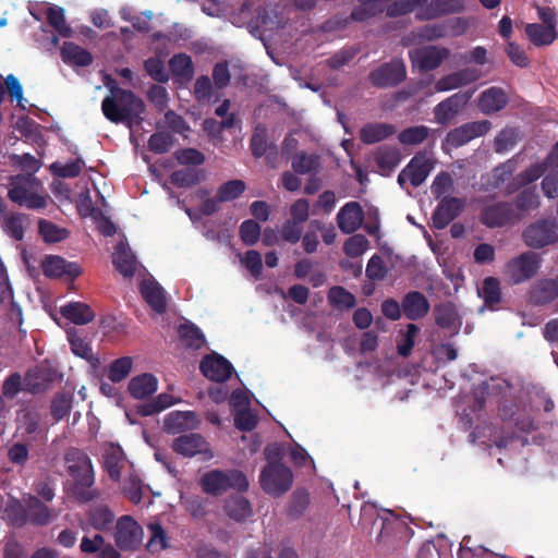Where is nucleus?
Instances as JSON below:
<instances>
[{"label": "nucleus", "instance_id": "obj_8", "mask_svg": "<svg viewBox=\"0 0 558 558\" xmlns=\"http://www.w3.org/2000/svg\"><path fill=\"white\" fill-rule=\"evenodd\" d=\"M541 266V258L534 252H524L510 259L506 265V275L513 284L533 278Z\"/></svg>", "mask_w": 558, "mask_h": 558}, {"label": "nucleus", "instance_id": "obj_28", "mask_svg": "<svg viewBox=\"0 0 558 558\" xmlns=\"http://www.w3.org/2000/svg\"><path fill=\"white\" fill-rule=\"evenodd\" d=\"M223 511L229 519L242 523L253 515L251 502L243 496H230L225 500Z\"/></svg>", "mask_w": 558, "mask_h": 558}, {"label": "nucleus", "instance_id": "obj_25", "mask_svg": "<svg viewBox=\"0 0 558 558\" xmlns=\"http://www.w3.org/2000/svg\"><path fill=\"white\" fill-rule=\"evenodd\" d=\"M397 128L390 123L369 122L360 130V140L366 145H372L389 138L396 134Z\"/></svg>", "mask_w": 558, "mask_h": 558}, {"label": "nucleus", "instance_id": "obj_16", "mask_svg": "<svg viewBox=\"0 0 558 558\" xmlns=\"http://www.w3.org/2000/svg\"><path fill=\"white\" fill-rule=\"evenodd\" d=\"M364 211L360 203L349 202L337 214L338 227L344 234L354 233L362 225Z\"/></svg>", "mask_w": 558, "mask_h": 558}, {"label": "nucleus", "instance_id": "obj_30", "mask_svg": "<svg viewBox=\"0 0 558 558\" xmlns=\"http://www.w3.org/2000/svg\"><path fill=\"white\" fill-rule=\"evenodd\" d=\"M60 314L75 325H86L93 322L96 316L92 307L83 302H69L62 305Z\"/></svg>", "mask_w": 558, "mask_h": 558}, {"label": "nucleus", "instance_id": "obj_17", "mask_svg": "<svg viewBox=\"0 0 558 558\" xmlns=\"http://www.w3.org/2000/svg\"><path fill=\"white\" fill-rule=\"evenodd\" d=\"M508 101V96L501 87L492 86L481 93L477 107L482 113L492 116L505 109Z\"/></svg>", "mask_w": 558, "mask_h": 558}, {"label": "nucleus", "instance_id": "obj_38", "mask_svg": "<svg viewBox=\"0 0 558 558\" xmlns=\"http://www.w3.org/2000/svg\"><path fill=\"white\" fill-rule=\"evenodd\" d=\"M327 300L331 307L338 311H348L356 305L354 294L341 286H333L327 293Z\"/></svg>", "mask_w": 558, "mask_h": 558}, {"label": "nucleus", "instance_id": "obj_48", "mask_svg": "<svg viewBox=\"0 0 558 558\" xmlns=\"http://www.w3.org/2000/svg\"><path fill=\"white\" fill-rule=\"evenodd\" d=\"M38 231L46 243L61 242L69 236V231L65 228H60L46 219L38 221Z\"/></svg>", "mask_w": 558, "mask_h": 558}, {"label": "nucleus", "instance_id": "obj_61", "mask_svg": "<svg viewBox=\"0 0 558 558\" xmlns=\"http://www.w3.org/2000/svg\"><path fill=\"white\" fill-rule=\"evenodd\" d=\"M368 240L363 234H353L345 240L343 244V252L347 256L356 258L360 257L368 248Z\"/></svg>", "mask_w": 558, "mask_h": 558}, {"label": "nucleus", "instance_id": "obj_60", "mask_svg": "<svg viewBox=\"0 0 558 558\" xmlns=\"http://www.w3.org/2000/svg\"><path fill=\"white\" fill-rule=\"evenodd\" d=\"M170 180L177 187H190L199 182V174L196 169L184 168L173 171Z\"/></svg>", "mask_w": 558, "mask_h": 558}, {"label": "nucleus", "instance_id": "obj_40", "mask_svg": "<svg viewBox=\"0 0 558 558\" xmlns=\"http://www.w3.org/2000/svg\"><path fill=\"white\" fill-rule=\"evenodd\" d=\"M68 340L73 354L86 360L92 365H96L98 363V357H96L95 354L93 353L90 344L84 338L81 337L77 330H69Z\"/></svg>", "mask_w": 558, "mask_h": 558}, {"label": "nucleus", "instance_id": "obj_15", "mask_svg": "<svg viewBox=\"0 0 558 558\" xmlns=\"http://www.w3.org/2000/svg\"><path fill=\"white\" fill-rule=\"evenodd\" d=\"M463 207L464 201L462 198L444 196L433 213V227L437 230L445 229L460 215Z\"/></svg>", "mask_w": 558, "mask_h": 558}, {"label": "nucleus", "instance_id": "obj_12", "mask_svg": "<svg viewBox=\"0 0 558 558\" xmlns=\"http://www.w3.org/2000/svg\"><path fill=\"white\" fill-rule=\"evenodd\" d=\"M171 448L184 458L203 456L208 459L213 457L208 441L198 433L183 434L173 439Z\"/></svg>", "mask_w": 558, "mask_h": 558}, {"label": "nucleus", "instance_id": "obj_14", "mask_svg": "<svg viewBox=\"0 0 558 558\" xmlns=\"http://www.w3.org/2000/svg\"><path fill=\"white\" fill-rule=\"evenodd\" d=\"M199 369L206 378L216 383L228 380L234 371L226 357L215 352L202 359Z\"/></svg>", "mask_w": 558, "mask_h": 558}, {"label": "nucleus", "instance_id": "obj_42", "mask_svg": "<svg viewBox=\"0 0 558 558\" xmlns=\"http://www.w3.org/2000/svg\"><path fill=\"white\" fill-rule=\"evenodd\" d=\"M19 429L23 435L33 436L47 434V428L41 425V415L35 410L25 411L19 423Z\"/></svg>", "mask_w": 558, "mask_h": 558}, {"label": "nucleus", "instance_id": "obj_5", "mask_svg": "<svg viewBox=\"0 0 558 558\" xmlns=\"http://www.w3.org/2000/svg\"><path fill=\"white\" fill-rule=\"evenodd\" d=\"M523 240L529 247L542 248L558 241V221L556 218L536 220L523 231Z\"/></svg>", "mask_w": 558, "mask_h": 558}, {"label": "nucleus", "instance_id": "obj_7", "mask_svg": "<svg viewBox=\"0 0 558 558\" xmlns=\"http://www.w3.org/2000/svg\"><path fill=\"white\" fill-rule=\"evenodd\" d=\"M407 78L405 64L400 59H392L372 70L368 81L374 87L388 88L401 84Z\"/></svg>", "mask_w": 558, "mask_h": 558}, {"label": "nucleus", "instance_id": "obj_9", "mask_svg": "<svg viewBox=\"0 0 558 558\" xmlns=\"http://www.w3.org/2000/svg\"><path fill=\"white\" fill-rule=\"evenodd\" d=\"M449 53V49L444 47L424 46L411 49L409 59L413 68H417L421 72H428L437 69Z\"/></svg>", "mask_w": 558, "mask_h": 558}, {"label": "nucleus", "instance_id": "obj_36", "mask_svg": "<svg viewBox=\"0 0 558 558\" xmlns=\"http://www.w3.org/2000/svg\"><path fill=\"white\" fill-rule=\"evenodd\" d=\"M26 510L28 513V522L33 525L44 526L52 520V513L49 507L35 496H31L27 500Z\"/></svg>", "mask_w": 558, "mask_h": 558}, {"label": "nucleus", "instance_id": "obj_56", "mask_svg": "<svg viewBox=\"0 0 558 558\" xmlns=\"http://www.w3.org/2000/svg\"><path fill=\"white\" fill-rule=\"evenodd\" d=\"M428 0H397L387 5L386 14L389 17H398L413 12L416 8L426 4Z\"/></svg>", "mask_w": 558, "mask_h": 558}, {"label": "nucleus", "instance_id": "obj_2", "mask_svg": "<svg viewBox=\"0 0 558 558\" xmlns=\"http://www.w3.org/2000/svg\"><path fill=\"white\" fill-rule=\"evenodd\" d=\"M41 182L33 174H16L10 179L9 198L28 209H41L47 206V196L39 194Z\"/></svg>", "mask_w": 558, "mask_h": 558}, {"label": "nucleus", "instance_id": "obj_57", "mask_svg": "<svg viewBox=\"0 0 558 558\" xmlns=\"http://www.w3.org/2000/svg\"><path fill=\"white\" fill-rule=\"evenodd\" d=\"M310 505V494L305 489H296L290 499L288 515L292 519L300 518Z\"/></svg>", "mask_w": 558, "mask_h": 558}, {"label": "nucleus", "instance_id": "obj_43", "mask_svg": "<svg viewBox=\"0 0 558 558\" xmlns=\"http://www.w3.org/2000/svg\"><path fill=\"white\" fill-rule=\"evenodd\" d=\"M480 298L483 299L486 306L494 310L501 301L500 282L495 277H487L483 280L482 288L478 290Z\"/></svg>", "mask_w": 558, "mask_h": 558}, {"label": "nucleus", "instance_id": "obj_11", "mask_svg": "<svg viewBox=\"0 0 558 558\" xmlns=\"http://www.w3.org/2000/svg\"><path fill=\"white\" fill-rule=\"evenodd\" d=\"M143 530L130 515L121 517L116 525L114 541L121 550H134L142 542Z\"/></svg>", "mask_w": 558, "mask_h": 558}, {"label": "nucleus", "instance_id": "obj_49", "mask_svg": "<svg viewBox=\"0 0 558 558\" xmlns=\"http://www.w3.org/2000/svg\"><path fill=\"white\" fill-rule=\"evenodd\" d=\"M518 140L519 130L517 128H505L495 137L494 149L497 154H505L517 145Z\"/></svg>", "mask_w": 558, "mask_h": 558}, {"label": "nucleus", "instance_id": "obj_18", "mask_svg": "<svg viewBox=\"0 0 558 558\" xmlns=\"http://www.w3.org/2000/svg\"><path fill=\"white\" fill-rule=\"evenodd\" d=\"M401 307L408 319L417 320L428 314L430 304L422 292L410 291L402 298Z\"/></svg>", "mask_w": 558, "mask_h": 558}, {"label": "nucleus", "instance_id": "obj_6", "mask_svg": "<svg viewBox=\"0 0 558 558\" xmlns=\"http://www.w3.org/2000/svg\"><path fill=\"white\" fill-rule=\"evenodd\" d=\"M521 219L511 202H496L485 205L480 213V221L487 228H501Z\"/></svg>", "mask_w": 558, "mask_h": 558}, {"label": "nucleus", "instance_id": "obj_46", "mask_svg": "<svg viewBox=\"0 0 558 558\" xmlns=\"http://www.w3.org/2000/svg\"><path fill=\"white\" fill-rule=\"evenodd\" d=\"M49 379L43 368L36 367L27 371L24 377V390L31 393L43 392L48 386Z\"/></svg>", "mask_w": 558, "mask_h": 558}, {"label": "nucleus", "instance_id": "obj_51", "mask_svg": "<svg viewBox=\"0 0 558 558\" xmlns=\"http://www.w3.org/2000/svg\"><path fill=\"white\" fill-rule=\"evenodd\" d=\"M429 131L426 125L410 126L398 134V141L403 145H418L428 137Z\"/></svg>", "mask_w": 558, "mask_h": 558}, {"label": "nucleus", "instance_id": "obj_19", "mask_svg": "<svg viewBox=\"0 0 558 558\" xmlns=\"http://www.w3.org/2000/svg\"><path fill=\"white\" fill-rule=\"evenodd\" d=\"M408 172L410 184L413 187L422 185L434 168L433 161L426 153H417L404 167Z\"/></svg>", "mask_w": 558, "mask_h": 558}, {"label": "nucleus", "instance_id": "obj_35", "mask_svg": "<svg viewBox=\"0 0 558 558\" xmlns=\"http://www.w3.org/2000/svg\"><path fill=\"white\" fill-rule=\"evenodd\" d=\"M434 316L436 325L442 329L454 330L460 325L456 306L451 302L436 305Z\"/></svg>", "mask_w": 558, "mask_h": 558}, {"label": "nucleus", "instance_id": "obj_44", "mask_svg": "<svg viewBox=\"0 0 558 558\" xmlns=\"http://www.w3.org/2000/svg\"><path fill=\"white\" fill-rule=\"evenodd\" d=\"M179 335L182 344L185 348L198 350L205 343V337L202 330L193 324H183L180 326Z\"/></svg>", "mask_w": 558, "mask_h": 558}, {"label": "nucleus", "instance_id": "obj_54", "mask_svg": "<svg viewBox=\"0 0 558 558\" xmlns=\"http://www.w3.org/2000/svg\"><path fill=\"white\" fill-rule=\"evenodd\" d=\"M539 205L538 195L535 192V187H527L522 190L514 199V208L521 215V213L529 211L537 208Z\"/></svg>", "mask_w": 558, "mask_h": 558}, {"label": "nucleus", "instance_id": "obj_52", "mask_svg": "<svg viewBox=\"0 0 558 558\" xmlns=\"http://www.w3.org/2000/svg\"><path fill=\"white\" fill-rule=\"evenodd\" d=\"M515 169L517 161L514 157L495 167L492 172V186L494 189L500 187L512 178Z\"/></svg>", "mask_w": 558, "mask_h": 558}, {"label": "nucleus", "instance_id": "obj_20", "mask_svg": "<svg viewBox=\"0 0 558 558\" xmlns=\"http://www.w3.org/2000/svg\"><path fill=\"white\" fill-rule=\"evenodd\" d=\"M426 4L425 9L417 14V17L422 21L460 13L464 10V0H432Z\"/></svg>", "mask_w": 558, "mask_h": 558}, {"label": "nucleus", "instance_id": "obj_64", "mask_svg": "<svg viewBox=\"0 0 558 558\" xmlns=\"http://www.w3.org/2000/svg\"><path fill=\"white\" fill-rule=\"evenodd\" d=\"M144 69L147 74L158 83L165 84L169 81V75L165 70V64L159 58L150 57L145 60Z\"/></svg>", "mask_w": 558, "mask_h": 558}, {"label": "nucleus", "instance_id": "obj_62", "mask_svg": "<svg viewBox=\"0 0 558 558\" xmlns=\"http://www.w3.org/2000/svg\"><path fill=\"white\" fill-rule=\"evenodd\" d=\"M453 187V180L449 172L441 171L439 172L433 183H432V193L437 199H441L444 196H448L447 194L451 192Z\"/></svg>", "mask_w": 558, "mask_h": 558}, {"label": "nucleus", "instance_id": "obj_53", "mask_svg": "<svg viewBox=\"0 0 558 558\" xmlns=\"http://www.w3.org/2000/svg\"><path fill=\"white\" fill-rule=\"evenodd\" d=\"M133 361L130 356L114 360L108 371V378L112 383H120L125 379L132 371Z\"/></svg>", "mask_w": 558, "mask_h": 558}, {"label": "nucleus", "instance_id": "obj_23", "mask_svg": "<svg viewBox=\"0 0 558 558\" xmlns=\"http://www.w3.org/2000/svg\"><path fill=\"white\" fill-rule=\"evenodd\" d=\"M140 291L145 302L158 314L167 311V301L162 287L154 280H144Z\"/></svg>", "mask_w": 558, "mask_h": 558}, {"label": "nucleus", "instance_id": "obj_47", "mask_svg": "<svg viewBox=\"0 0 558 558\" xmlns=\"http://www.w3.org/2000/svg\"><path fill=\"white\" fill-rule=\"evenodd\" d=\"M246 190L243 180L234 179L222 183L217 190L218 201L226 203L239 198Z\"/></svg>", "mask_w": 558, "mask_h": 558}, {"label": "nucleus", "instance_id": "obj_63", "mask_svg": "<svg viewBox=\"0 0 558 558\" xmlns=\"http://www.w3.org/2000/svg\"><path fill=\"white\" fill-rule=\"evenodd\" d=\"M41 268L44 275L48 278L62 277L65 271V259L56 255L46 256L41 264Z\"/></svg>", "mask_w": 558, "mask_h": 558}, {"label": "nucleus", "instance_id": "obj_31", "mask_svg": "<svg viewBox=\"0 0 558 558\" xmlns=\"http://www.w3.org/2000/svg\"><path fill=\"white\" fill-rule=\"evenodd\" d=\"M158 388V379L150 373L133 377L128 386L130 395L138 400L153 396Z\"/></svg>", "mask_w": 558, "mask_h": 558}, {"label": "nucleus", "instance_id": "obj_21", "mask_svg": "<svg viewBox=\"0 0 558 558\" xmlns=\"http://www.w3.org/2000/svg\"><path fill=\"white\" fill-rule=\"evenodd\" d=\"M198 423L197 415L192 411H173L166 415L163 429L168 434L175 435L196 427Z\"/></svg>", "mask_w": 558, "mask_h": 558}, {"label": "nucleus", "instance_id": "obj_22", "mask_svg": "<svg viewBox=\"0 0 558 558\" xmlns=\"http://www.w3.org/2000/svg\"><path fill=\"white\" fill-rule=\"evenodd\" d=\"M374 161L377 166L378 173L389 177L401 161V154L397 147L379 146L374 151Z\"/></svg>", "mask_w": 558, "mask_h": 558}, {"label": "nucleus", "instance_id": "obj_10", "mask_svg": "<svg viewBox=\"0 0 558 558\" xmlns=\"http://www.w3.org/2000/svg\"><path fill=\"white\" fill-rule=\"evenodd\" d=\"M490 128L492 123L488 120L466 122L450 130L445 137V143L453 148H458L474 138L484 136L489 132Z\"/></svg>", "mask_w": 558, "mask_h": 558}, {"label": "nucleus", "instance_id": "obj_55", "mask_svg": "<svg viewBox=\"0 0 558 558\" xmlns=\"http://www.w3.org/2000/svg\"><path fill=\"white\" fill-rule=\"evenodd\" d=\"M72 409V397L66 393H58L51 401L50 412L56 422L65 418Z\"/></svg>", "mask_w": 558, "mask_h": 558}, {"label": "nucleus", "instance_id": "obj_27", "mask_svg": "<svg viewBox=\"0 0 558 558\" xmlns=\"http://www.w3.org/2000/svg\"><path fill=\"white\" fill-rule=\"evenodd\" d=\"M558 296V276L555 279L537 281L530 291V302L534 305H545Z\"/></svg>", "mask_w": 558, "mask_h": 558}, {"label": "nucleus", "instance_id": "obj_24", "mask_svg": "<svg viewBox=\"0 0 558 558\" xmlns=\"http://www.w3.org/2000/svg\"><path fill=\"white\" fill-rule=\"evenodd\" d=\"M114 268L125 278H132L136 270V258L128 244L119 242L112 254Z\"/></svg>", "mask_w": 558, "mask_h": 558}, {"label": "nucleus", "instance_id": "obj_33", "mask_svg": "<svg viewBox=\"0 0 558 558\" xmlns=\"http://www.w3.org/2000/svg\"><path fill=\"white\" fill-rule=\"evenodd\" d=\"M3 520L14 529H21L28 523L26 507L17 498H10L3 511Z\"/></svg>", "mask_w": 558, "mask_h": 558}, {"label": "nucleus", "instance_id": "obj_34", "mask_svg": "<svg viewBox=\"0 0 558 558\" xmlns=\"http://www.w3.org/2000/svg\"><path fill=\"white\" fill-rule=\"evenodd\" d=\"M525 34L536 47L549 46L556 39L555 26H545L539 23H531L525 26Z\"/></svg>", "mask_w": 558, "mask_h": 558}, {"label": "nucleus", "instance_id": "obj_1", "mask_svg": "<svg viewBox=\"0 0 558 558\" xmlns=\"http://www.w3.org/2000/svg\"><path fill=\"white\" fill-rule=\"evenodd\" d=\"M105 84L109 88V95L101 101L105 118L114 124L123 123L129 126L138 124L145 112L144 101L132 90L118 86L110 76L106 77Z\"/></svg>", "mask_w": 558, "mask_h": 558}, {"label": "nucleus", "instance_id": "obj_29", "mask_svg": "<svg viewBox=\"0 0 558 558\" xmlns=\"http://www.w3.org/2000/svg\"><path fill=\"white\" fill-rule=\"evenodd\" d=\"M95 476H85L76 480L66 489L68 495L78 504H88L99 497V492L94 488Z\"/></svg>", "mask_w": 558, "mask_h": 558}, {"label": "nucleus", "instance_id": "obj_3", "mask_svg": "<svg viewBox=\"0 0 558 558\" xmlns=\"http://www.w3.org/2000/svg\"><path fill=\"white\" fill-rule=\"evenodd\" d=\"M202 490L210 496H220L229 489L245 492L248 481L240 470H210L199 478Z\"/></svg>", "mask_w": 558, "mask_h": 558}, {"label": "nucleus", "instance_id": "obj_32", "mask_svg": "<svg viewBox=\"0 0 558 558\" xmlns=\"http://www.w3.org/2000/svg\"><path fill=\"white\" fill-rule=\"evenodd\" d=\"M61 57L64 63L74 66H88L94 60L88 50L71 41L63 44Z\"/></svg>", "mask_w": 558, "mask_h": 558}, {"label": "nucleus", "instance_id": "obj_58", "mask_svg": "<svg viewBox=\"0 0 558 558\" xmlns=\"http://www.w3.org/2000/svg\"><path fill=\"white\" fill-rule=\"evenodd\" d=\"M47 21L62 37L72 35L71 27L66 24L64 10L60 7L50 8L47 12Z\"/></svg>", "mask_w": 558, "mask_h": 558}, {"label": "nucleus", "instance_id": "obj_39", "mask_svg": "<svg viewBox=\"0 0 558 558\" xmlns=\"http://www.w3.org/2000/svg\"><path fill=\"white\" fill-rule=\"evenodd\" d=\"M291 166L298 174L316 173L320 168L319 156L316 154H306L304 150L298 151L291 158Z\"/></svg>", "mask_w": 558, "mask_h": 558}, {"label": "nucleus", "instance_id": "obj_59", "mask_svg": "<svg viewBox=\"0 0 558 558\" xmlns=\"http://www.w3.org/2000/svg\"><path fill=\"white\" fill-rule=\"evenodd\" d=\"M260 226L254 219L244 220L239 229L240 239L247 246L256 244L260 238Z\"/></svg>", "mask_w": 558, "mask_h": 558}, {"label": "nucleus", "instance_id": "obj_41", "mask_svg": "<svg viewBox=\"0 0 558 558\" xmlns=\"http://www.w3.org/2000/svg\"><path fill=\"white\" fill-rule=\"evenodd\" d=\"M500 416L504 421L514 423V425L521 430H527L531 422L524 417L523 411L520 410L518 404L513 401L504 400L500 403Z\"/></svg>", "mask_w": 558, "mask_h": 558}, {"label": "nucleus", "instance_id": "obj_13", "mask_svg": "<svg viewBox=\"0 0 558 558\" xmlns=\"http://www.w3.org/2000/svg\"><path fill=\"white\" fill-rule=\"evenodd\" d=\"M474 90L456 93L440 101L434 108V119L440 125H447L469 102Z\"/></svg>", "mask_w": 558, "mask_h": 558}, {"label": "nucleus", "instance_id": "obj_45", "mask_svg": "<svg viewBox=\"0 0 558 558\" xmlns=\"http://www.w3.org/2000/svg\"><path fill=\"white\" fill-rule=\"evenodd\" d=\"M64 462L66 464V472L74 473L82 471L83 468L92 469L93 464L89 457L81 449L71 447L64 453Z\"/></svg>", "mask_w": 558, "mask_h": 558}, {"label": "nucleus", "instance_id": "obj_4", "mask_svg": "<svg viewBox=\"0 0 558 558\" xmlns=\"http://www.w3.org/2000/svg\"><path fill=\"white\" fill-rule=\"evenodd\" d=\"M262 488L274 497L287 493L293 483V474L289 466L281 462H268L259 476Z\"/></svg>", "mask_w": 558, "mask_h": 558}, {"label": "nucleus", "instance_id": "obj_50", "mask_svg": "<svg viewBox=\"0 0 558 558\" xmlns=\"http://www.w3.org/2000/svg\"><path fill=\"white\" fill-rule=\"evenodd\" d=\"M148 530L150 532V537L146 545L148 551L154 554L169 547L167 532L160 523L148 524Z\"/></svg>", "mask_w": 558, "mask_h": 558}, {"label": "nucleus", "instance_id": "obj_37", "mask_svg": "<svg viewBox=\"0 0 558 558\" xmlns=\"http://www.w3.org/2000/svg\"><path fill=\"white\" fill-rule=\"evenodd\" d=\"M87 521L95 530L105 532L111 529L114 514L107 506L98 505L89 509Z\"/></svg>", "mask_w": 558, "mask_h": 558}, {"label": "nucleus", "instance_id": "obj_26", "mask_svg": "<svg viewBox=\"0 0 558 558\" xmlns=\"http://www.w3.org/2000/svg\"><path fill=\"white\" fill-rule=\"evenodd\" d=\"M169 69L177 83L185 85L194 76V63L191 56L186 53H177L169 60Z\"/></svg>", "mask_w": 558, "mask_h": 558}]
</instances>
